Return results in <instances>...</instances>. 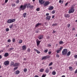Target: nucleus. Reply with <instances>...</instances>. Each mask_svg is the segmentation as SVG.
I'll return each instance as SVG.
<instances>
[{"instance_id": "1", "label": "nucleus", "mask_w": 77, "mask_h": 77, "mask_svg": "<svg viewBox=\"0 0 77 77\" xmlns=\"http://www.w3.org/2000/svg\"><path fill=\"white\" fill-rule=\"evenodd\" d=\"M29 5H30V3H25L24 5H21L20 8L21 10L24 11V10H25V9H26V7L27 6V8H28Z\"/></svg>"}, {"instance_id": "2", "label": "nucleus", "mask_w": 77, "mask_h": 77, "mask_svg": "<svg viewBox=\"0 0 77 77\" xmlns=\"http://www.w3.org/2000/svg\"><path fill=\"white\" fill-rule=\"evenodd\" d=\"M19 65H20V63H15L14 65V67H15L14 68V71H15V70H16V69H18V66Z\"/></svg>"}, {"instance_id": "3", "label": "nucleus", "mask_w": 77, "mask_h": 77, "mask_svg": "<svg viewBox=\"0 0 77 77\" xmlns=\"http://www.w3.org/2000/svg\"><path fill=\"white\" fill-rule=\"evenodd\" d=\"M15 19H9L7 20V23L9 24L11 23H14V22H15Z\"/></svg>"}, {"instance_id": "4", "label": "nucleus", "mask_w": 77, "mask_h": 77, "mask_svg": "<svg viewBox=\"0 0 77 77\" xmlns=\"http://www.w3.org/2000/svg\"><path fill=\"white\" fill-rule=\"evenodd\" d=\"M74 8L73 6H72L70 10L69 11V14H71L73 13L74 12Z\"/></svg>"}, {"instance_id": "5", "label": "nucleus", "mask_w": 77, "mask_h": 77, "mask_svg": "<svg viewBox=\"0 0 77 77\" xmlns=\"http://www.w3.org/2000/svg\"><path fill=\"white\" fill-rule=\"evenodd\" d=\"M68 52V50L67 49H64L62 51V54L63 55H66Z\"/></svg>"}, {"instance_id": "6", "label": "nucleus", "mask_w": 77, "mask_h": 77, "mask_svg": "<svg viewBox=\"0 0 77 77\" xmlns=\"http://www.w3.org/2000/svg\"><path fill=\"white\" fill-rule=\"evenodd\" d=\"M50 4V3L48 1L46 2L43 5L44 7H46L47 6H48V5Z\"/></svg>"}, {"instance_id": "7", "label": "nucleus", "mask_w": 77, "mask_h": 77, "mask_svg": "<svg viewBox=\"0 0 77 77\" xmlns=\"http://www.w3.org/2000/svg\"><path fill=\"white\" fill-rule=\"evenodd\" d=\"M54 7L53 6H50L48 8V11H51L53 10Z\"/></svg>"}, {"instance_id": "8", "label": "nucleus", "mask_w": 77, "mask_h": 77, "mask_svg": "<svg viewBox=\"0 0 77 77\" xmlns=\"http://www.w3.org/2000/svg\"><path fill=\"white\" fill-rule=\"evenodd\" d=\"M9 64V61H5L4 62V65H8Z\"/></svg>"}, {"instance_id": "9", "label": "nucleus", "mask_w": 77, "mask_h": 77, "mask_svg": "<svg viewBox=\"0 0 77 77\" xmlns=\"http://www.w3.org/2000/svg\"><path fill=\"white\" fill-rule=\"evenodd\" d=\"M36 41L37 46H39V44H40V42H41V41H39L38 40V39H37Z\"/></svg>"}, {"instance_id": "10", "label": "nucleus", "mask_w": 77, "mask_h": 77, "mask_svg": "<svg viewBox=\"0 0 77 77\" xmlns=\"http://www.w3.org/2000/svg\"><path fill=\"white\" fill-rule=\"evenodd\" d=\"M39 3H41V4H44L45 2L42 0H39Z\"/></svg>"}, {"instance_id": "11", "label": "nucleus", "mask_w": 77, "mask_h": 77, "mask_svg": "<svg viewBox=\"0 0 77 77\" xmlns=\"http://www.w3.org/2000/svg\"><path fill=\"white\" fill-rule=\"evenodd\" d=\"M48 57L47 56L43 57L42 58V60H46L47 59H48Z\"/></svg>"}, {"instance_id": "12", "label": "nucleus", "mask_w": 77, "mask_h": 77, "mask_svg": "<svg viewBox=\"0 0 77 77\" xmlns=\"http://www.w3.org/2000/svg\"><path fill=\"white\" fill-rule=\"evenodd\" d=\"M22 48L23 50H25L26 49V45H23L22 47Z\"/></svg>"}, {"instance_id": "13", "label": "nucleus", "mask_w": 77, "mask_h": 77, "mask_svg": "<svg viewBox=\"0 0 77 77\" xmlns=\"http://www.w3.org/2000/svg\"><path fill=\"white\" fill-rule=\"evenodd\" d=\"M40 25H42V24L41 23H37L36 25H35V27H38V26H40Z\"/></svg>"}, {"instance_id": "14", "label": "nucleus", "mask_w": 77, "mask_h": 77, "mask_svg": "<svg viewBox=\"0 0 77 77\" xmlns=\"http://www.w3.org/2000/svg\"><path fill=\"white\" fill-rule=\"evenodd\" d=\"M64 16H65V17H66V18H69V17H70V15H69L68 14H67L64 15Z\"/></svg>"}, {"instance_id": "15", "label": "nucleus", "mask_w": 77, "mask_h": 77, "mask_svg": "<svg viewBox=\"0 0 77 77\" xmlns=\"http://www.w3.org/2000/svg\"><path fill=\"white\" fill-rule=\"evenodd\" d=\"M38 38L40 40L42 39L43 38V36L42 35H41L38 37Z\"/></svg>"}, {"instance_id": "16", "label": "nucleus", "mask_w": 77, "mask_h": 77, "mask_svg": "<svg viewBox=\"0 0 77 77\" xmlns=\"http://www.w3.org/2000/svg\"><path fill=\"white\" fill-rule=\"evenodd\" d=\"M51 18V16H48L46 17V19L48 20H50Z\"/></svg>"}, {"instance_id": "17", "label": "nucleus", "mask_w": 77, "mask_h": 77, "mask_svg": "<svg viewBox=\"0 0 77 77\" xmlns=\"http://www.w3.org/2000/svg\"><path fill=\"white\" fill-rule=\"evenodd\" d=\"M9 56V53H6L4 54V56L6 57H8Z\"/></svg>"}, {"instance_id": "18", "label": "nucleus", "mask_w": 77, "mask_h": 77, "mask_svg": "<svg viewBox=\"0 0 77 77\" xmlns=\"http://www.w3.org/2000/svg\"><path fill=\"white\" fill-rule=\"evenodd\" d=\"M20 72V71L17 70V71H16V72H15V74L16 75L19 74Z\"/></svg>"}, {"instance_id": "19", "label": "nucleus", "mask_w": 77, "mask_h": 77, "mask_svg": "<svg viewBox=\"0 0 77 77\" xmlns=\"http://www.w3.org/2000/svg\"><path fill=\"white\" fill-rule=\"evenodd\" d=\"M34 51H36L38 54H39L40 53V51H38V50L36 49H34Z\"/></svg>"}, {"instance_id": "20", "label": "nucleus", "mask_w": 77, "mask_h": 77, "mask_svg": "<svg viewBox=\"0 0 77 77\" xmlns=\"http://www.w3.org/2000/svg\"><path fill=\"white\" fill-rule=\"evenodd\" d=\"M27 16V13H25L23 14V18H26V16Z\"/></svg>"}, {"instance_id": "21", "label": "nucleus", "mask_w": 77, "mask_h": 77, "mask_svg": "<svg viewBox=\"0 0 77 77\" xmlns=\"http://www.w3.org/2000/svg\"><path fill=\"white\" fill-rule=\"evenodd\" d=\"M45 72L46 73H48L49 72V69L48 68H47L45 69Z\"/></svg>"}, {"instance_id": "22", "label": "nucleus", "mask_w": 77, "mask_h": 77, "mask_svg": "<svg viewBox=\"0 0 77 77\" xmlns=\"http://www.w3.org/2000/svg\"><path fill=\"white\" fill-rule=\"evenodd\" d=\"M70 54H71V51H69L67 54V56L68 57H69V56Z\"/></svg>"}, {"instance_id": "23", "label": "nucleus", "mask_w": 77, "mask_h": 77, "mask_svg": "<svg viewBox=\"0 0 77 77\" xmlns=\"http://www.w3.org/2000/svg\"><path fill=\"white\" fill-rule=\"evenodd\" d=\"M57 23H55L52 24V26L54 27V26H57Z\"/></svg>"}, {"instance_id": "24", "label": "nucleus", "mask_w": 77, "mask_h": 77, "mask_svg": "<svg viewBox=\"0 0 77 77\" xmlns=\"http://www.w3.org/2000/svg\"><path fill=\"white\" fill-rule=\"evenodd\" d=\"M29 7V8H30V9H33V8L34 7V6L33 5H30L29 6L28 5V7Z\"/></svg>"}, {"instance_id": "25", "label": "nucleus", "mask_w": 77, "mask_h": 77, "mask_svg": "<svg viewBox=\"0 0 77 77\" xmlns=\"http://www.w3.org/2000/svg\"><path fill=\"white\" fill-rule=\"evenodd\" d=\"M69 68L70 71H72L73 70V69L72 68V67H69Z\"/></svg>"}, {"instance_id": "26", "label": "nucleus", "mask_w": 77, "mask_h": 77, "mask_svg": "<svg viewBox=\"0 0 77 77\" xmlns=\"http://www.w3.org/2000/svg\"><path fill=\"white\" fill-rule=\"evenodd\" d=\"M44 69H40V72H44Z\"/></svg>"}, {"instance_id": "27", "label": "nucleus", "mask_w": 77, "mask_h": 77, "mask_svg": "<svg viewBox=\"0 0 77 77\" xmlns=\"http://www.w3.org/2000/svg\"><path fill=\"white\" fill-rule=\"evenodd\" d=\"M31 50H30V48H28L27 49V52H28V53H30V52Z\"/></svg>"}, {"instance_id": "28", "label": "nucleus", "mask_w": 77, "mask_h": 77, "mask_svg": "<svg viewBox=\"0 0 77 77\" xmlns=\"http://www.w3.org/2000/svg\"><path fill=\"white\" fill-rule=\"evenodd\" d=\"M59 44L60 45L63 44V42L62 41H60L59 42Z\"/></svg>"}, {"instance_id": "29", "label": "nucleus", "mask_w": 77, "mask_h": 77, "mask_svg": "<svg viewBox=\"0 0 77 77\" xmlns=\"http://www.w3.org/2000/svg\"><path fill=\"white\" fill-rule=\"evenodd\" d=\"M27 71V69L25 68L24 69L23 72H26Z\"/></svg>"}, {"instance_id": "30", "label": "nucleus", "mask_w": 77, "mask_h": 77, "mask_svg": "<svg viewBox=\"0 0 77 77\" xmlns=\"http://www.w3.org/2000/svg\"><path fill=\"white\" fill-rule=\"evenodd\" d=\"M52 74L53 75H55L56 74V73L55 71H53L52 72Z\"/></svg>"}, {"instance_id": "31", "label": "nucleus", "mask_w": 77, "mask_h": 77, "mask_svg": "<svg viewBox=\"0 0 77 77\" xmlns=\"http://www.w3.org/2000/svg\"><path fill=\"white\" fill-rule=\"evenodd\" d=\"M14 50V48H11L9 49L8 50L9 51H11V50Z\"/></svg>"}, {"instance_id": "32", "label": "nucleus", "mask_w": 77, "mask_h": 77, "mask_svg": "<svg viewBox=\"0 0 77 77\" xmlns=\"http://www.w3.org/2000/svg\"><path fill=\"white\" fill-rule=\"evenodd\" d=\"M19 42L20 44H21L22 42H23V41H22V40H20L19 41Z\"/></svg>"}, {"instance_id": "33", "label": "nucleus", "mask_w": 77, "mask_h": 77, "mask_svg": "<svg viewBox=\"0 0 77 77\" xmlns=\"http://www.w3.org/2000/svg\"><path fill=\"white\" fill-rule=\"evenodd\" d=\"M56 11H55V10H53L52 11V14H54L55 12Z\"/></svg>"}, {"instance_id": "34", "label": "nucleus", "mask_w": 77, "mask_h": 77, "mask_svg": "<svg viewBox=\"0 0 77 77\" xmlns=\"http://www.w3.org/2000/svg\"><path fill=\"white\" fill-rule=\"evenodd\" d=\"M14 62H11V65H13L14 66Z\"/></svg>"}, {"instance_id": "35", "label": "nucleus", "mask_w": 77, "mask_h": 77, "mask_svg": "<svg viewBox=\"0 0 77 77\" xmlns=\"http://www.w3.org/2000/svg\"><path fill=\"white\" fill-rule=\"evenodd\" d=\"M6 32H9V29L8 28H7L6 29Z\"/></svg>"}, {"instance_id": "36", "label": "nucleus", "mask_w": 77, "mask_h": 77, "mask_svg": "<svg viewBox=\"0 0 77 77\" xmlns=\"http://www.w3.org/2000/svg\"><path fill=\"white\" fill-rule=\"evenodd\" d=\"M53 65V62H51L49 64V66H50L51 65Z\"/></svg>"}, {"instance_id": "37", "label": "nucleus", "mask_w": 77, "mask_h": 77, "mask_svg": "<svg viewBox=\"0 0 77 77\" xmlns=\"http://www.w3.org/2000/svg\"><path fill=\"white\" fill-rule=\"evenodd\" d=\"M63 48V47H61L60 48V51H62V50Z\"/></svg>"}, {"instance_id": "38", "label": "nucleus", "mask_w": 77, "mask_h": 77, "mask_svg": "<svg viewBox=\"0 0 77 77\" xmlns=\"http://www.w3.org/2000/svg\"><path fill=\"white\" fill-rule=\"evenodd\" d=\"M48 49H46L44 51V52L45 53H47V52H48Z\"/></svg>"}, {"instance_id": "39", "label": "nucleus", "mask_w": 77, "mask_h": 77, "mask_svg": "<svg viewBox=\"0 0 77 77\" xmlns=\"http://www.w3.org/2000/svg\"><path fill=\"white\" fill-rule=\"evenodd\" d=\"M12 42H15V39L14 38H13L12 39Z\"/></svg>"}, {"instance_id": "40", "label": "nucleus", "mask_w": 77, "mask_h": 77, "mask_svg": "<svg viewBox=\"0 0 77 77\" xmlns=\"http://www.w3.org/2000/svg\"><path fill=\"white\" fill-rule=\"evenodd\" d=\"M40 10V8H38L36 9V10L37 11H39V10Z\"/></svg>"}, {"instance_id": "41", "label": "nucleus", "mask_w": 77, "mask_h": 77, "mask_svg": "<svg viewBox=\"0 0 77 77\" xmlns=\"http://www.w3.org/2000/svg\"><path fill=\"white\" fill-rule=\"evenodd\" d=\"M60 51L59 49H58V50H57V53H59L60 52Z\"/></svg>"}, {"instance_id": "42", "label": "nucleus", "mask_w": 77, "mask_h": 77, "mask_svg": "<svg viewBox=\"0 0 77 77\" xmlns=\"http://www.w3.org/2000/svg\"><path fill=\"white\" fill-rule=\"evenodd\" d=\"M13 27V25H10V29H12V28Z\"/></svg>"}, {"instance_id": "43", "label": "nucleus", "mask_w": 77, "mask_h": 77, "mask_svg": "<svg viewBox=\"0 0 77 77\" xmlns=\"http://www.w3.org/2000/svg\"><path fill=\"white\" fill-rule=\"evenodd\" d=\"M15 55H16V57H18V56H19V54H16Z\"/></svg>"}, {"instance_id": "44", "label": "nucleus", "mask_w": 77, "mask_h": 77, "mask_svg": "<svg viewBox=\"0 0 77 77\" xmlns=\"http://www.w3.org/2000/svg\"><path fill=\"white\" fill-rule=\"evenodd\" d=\"M11 42V40L10 39H8V42Z\"/></svg>"}, {"instance_id": "45", "label": "nucleus", "mask_w": 77, "mask_h": 77, "mask_svg": "<svg viewBox=\"0 0 77 77\" xmlns=\"http://www.w3.org/2000/svg\"><path fill=\"white\" fill-rule=\"evenodd\" d=\"M45 76H46V75L43 74L42 77H45Z\"/></svg>"}, {"instance_id": "46", "label": "nucleus", "mask_w": 77, "mask_h": 77, "mask_svg": "<svg viewBox=\"0 0 77 77\" xmlns=\"http://www.w3.org/2000/svg\"><path fill=\"white\" fill-rule=\"evenodd\" d=\"M68 3L67 2L65 4V6H66L68 5Z\"/></svg>"}, {"instance_id": "47", "label": "nucleus", "mask_w": 77, "mask_h": 77, "mask_svg": "<svg viewBox=\"0 0 77 77\" xmlns=\"http://www.w3.org/2000/svg\"><path fill=\"white\" fill-rule=\"evenodd\" d=\"M56 57H59V54H57L56 55Z\"/></svg>"}, {"instance_id": "48", "label": "nucleus", "mask_w": 77, "mask_h": 77, "mask_svg": "<svg viewBox=\"0 0 77 77\" xmlns=\"http://www.w3.org/2000/svg\"><path fill=\"white\" fill-rule=\"evenodd\" d=\"M19 2H20L19 1V0L17 1L16 3L18 4V3H19Z\"/></svg>"}, {"instance_id": "49", "label": "nucleus", "mask_w": 77, "mask_h": 77, "mask_svg": "<svg viewBox=\"0 0 77 77\" xmlns=\"http://www.w3.org/2000/svg\"><path fill=\"white\" fill-rule=\"evenodd\" d=\"M74 57H75V58H77V55H75L74 56Z\"/></svg>"}, {"instance_id": "50", "label": "nucleus", "mask_w": 77, "mask_h": 77, "mask_svg": "<svg viewBox=\"0 0 77 77\" xmlns=\"http://www.w3.org/2000/svg\"><path fill=\"white\" fill-rule=\"evenodd\" d=\"M8 2V0H5V3H7V2Z\"/></svg>"}, {"instance_id": "51", "label": "nucleus", "mask_w": 77, "mask_h": 77, "mask_svg": "<svg viewBox=\"0 0 77 77\" xmlns=\"http://www.w3.org/2000/svg\"><path fill=\"white\" fill-rule=\"evenodd\" d=\"M12 5L13 6H14V7H15V4H13Z\"/></svg>"}, {"instance_id": "52", "label": "nucleus", "mask_w": 77, "mask_h": 77, "mask_svg": "<svg viewBox=\"0 0 77 77\" xmlns=\"http://www.w3.org/2000/svg\"><path fill=\"white\" fill-rule=\"evenodd\" d=\"M50 15V14H49V13H47L46 14V16H48V15Z\"/></svg>"}, {"instance_id": "53", "label": "nucleus", "mask_w": 77, "mask_h": 77, "mask_svg": "<svg viewBox=\"0 0 77 77\" xmlns=\"http://www.w3.org/2000/svg\"><path fill=\"white\" fill-rule=\"evenodd\" d=\"M59 3H62V0H60L59 1Z\"/></svg>"}, {"instance_id": "54", "label": "nucleus", "mask_w": 77, "mask_h": 77, "mask_svg": "<svg viewBox=\"0 0 77 77\" xmlns=\"http://www.w3.org/2000/svg\"><path fill=\"white\" fill-rule=\"evenodd\" d=\"M70 24H68L67 26L68 27H70Z\"/></svg>"}, {"instance_id": "55", "label": "nucleus", "mask_w": 77, "mask_h": 77, "mask_svg": "<svg viewBox=\"0 0 77 77\" xmlns=\"http://www.w3.org/2000/svg\"><path fill=\"white\" fill-rule=\"evenodd\" d=\"M2 52H3V50L0 51V53H2Z\"/></svg>"}, {"instance_id": "56", "label": "nucleus", "mask_w": 77, "mask_h": 77, "mask_svg": "<svg viewBox=\"0 0 77 77\" xmlns=\"http://www.w3.org/2000/svg\"><path fill=\"white\" fill-rule=\"evenodd\" d=\"M51 45L50 44H48V47H51Z\"/></svg>"}, {"instance_id": "57", "label": "nucleus", "mask_w": 77, "mask_h": 77, "mask_svg": "<svg viewBox=\"0 0 77 77\" xmlns=\"http://www.w3.org/2000/svg\"><path fill=\"white\" fill-rule=\"evenodd\" d=\"M52 67H49V69H52Z\"/></svg>"}, {"instance_id": "58", "label": "nucleus", "mask_w": 77, "mask_h": 77, "mask_svg": "<svg viewBox=\"0 0 77 77\" xmlns=\"http://www.w3.org/2000/svg\"><path fill=\"white\" fill-rule=\"evenodd\" d=\"M34 77H39V76H38L37 75H35L34 76Z\"/></svg>"}, {"instance_id": "59", "label": "nucleus", "mask_w": 77, "mask_h": 77, "mask_svg": "<svg viewBox=\"0 0 77 77\" xmlns=\"http://www.w3.org/2000/svg\"><path fill=\"white\" fill-rule=\"evenodd\" d=\"M2 55H0V59H2Z\"/></svg>"}, {"instance_id": "60", "label": "nucleus", "mask_w": 77, "mask_h": 77, "mask_svg": "<svg viewBox=\"0 0 77 77\" xmlns=\"http://www.w3.org/2000/svg\"><path fill=\"white\" fill-rule=\"evenodd\" d=\"M27 60V59L26 58H24L23 59V60Z\"/></svg>"}, {"instance_id": "61", "label": "nucleus", "mask_w": 77, "mask_h": 77, "mask_svg": "<svg viewBox=\"0 0 77 77\" xmlns=\"http://www.w3.org/2000/svg\"><path fill=\"white\" fill-rule=\"evenodd\" d=\"M53 33L54 34L55 33H56V31H54Z\"/></svg>"}, {"instance_id": "62", "label": "nucleus", "mask_w": 77, "mask_h": 77, "mask_svg": "<svg viewBox=\"0 0 77 77\" xmlns=\"http://www.w3.org/2000/svg\"><path fill=\"white\" fill-rule=\"evenodd\" d=\"M54 17H55L54 15L52 17V18H54Z\"/></svg>"}, {"instance_id": "63", "label": "nucleus", "mask_w": 77, "mask_h": 77, "mask_svg": "<svg viewBox=\"0 0 77 77\" xmlns=\"http://www.w3.org/2000/svg\"><path fill=\"white\" fill-rule=\"evenodd\" d=\"M51 51H49L48 52V54H51Z\"/></svg>"}, {"instance_id": "64", "label": "nucleus", "mask_w": 77, "mask_h": 77, "mask_svg": "<svg viewBox=\"0 0 77 77\" xmlns=\"http://www.w3.org/2000/svg\"><path fill=\"white\" fill-rule=\"evenodd\" d=\"M61 77H65V76L63 75Z\"/></svg>"}]
</instances>
